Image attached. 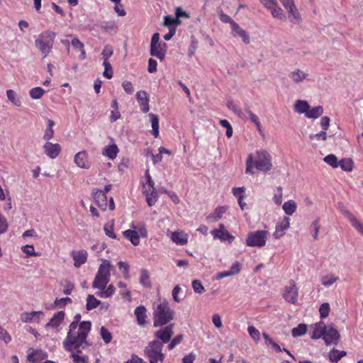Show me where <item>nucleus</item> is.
<instances>
[{"instance_id": "nucleus-1", "label": "nucleus", "mask_w": 363, "mask_h": 363, "mask_svg": "<svg viewBox=\"0 0 363 363\" xmlns=\"http://www.w3.org/2000/svg\"><path fill=\"white\" fill-rule=\"evenodd\" d=\"M88 335L66 336L62 344L64 350L69 353L74 363H89V357L82 350L88 349L91 344L87 340Z\"/></svg>"}, {"instance_id": "nucleus-2", "label": "nucleus", "mask_w": 363, "mask_h": 363, "mask_svg": "<svg viewBox=\"0 0 363 363\" xmlns=\"http://www.w3.org/2000/svg\"><path fill=\"white\" fill-rule=\"evenodd\" d=\"M272 157L271 155L265 150H259L255 152V155L250 154L246 160L245 173L248 174H255V169L267 172L272 169Z\"/></svg>"}, {"instance_id": "nucleus-3", "label": "nucleus", "mask_w": 363, "mask_h": 363, "mask_svg": "<svg viewBox=\"0 0 363 363\" xmlns=\"http://www.w3.org/2000/svg\"><path fill=\"white\" fill-rule=\"evenodd\" d=\"M175 312L170 308L166 299L159 298L153 303V326L162 327L167 325L174 318Z\"/></svg>"}, {"instance_id": "nucleus-4", "label": "nucleus", "mask_w": 363, "mask_h": 363, "mask_svg": "<svg viewBox=\"0 0 363 363\" xmlns=\"http://www.w3.org/2000/svg\"><path fill=\"white\" fill-rule=\"evenodd\" d=\"M164 345L159 340H151L144 348V356L150 363H163L166 354L163 352Z\"/></svg>"}, {"instance_id": "nucleus-5", "label": "nucleus", "mask_w": 363, "mask_h": 363, "mask_svg": "<svg viewBox=\"0 0 363 363\" xmlns=\"http://www.w3.org/2000/svg\"><path fill=\"white\" fill-rule=\"evenodd\" d=\"M55 38V32L47 30L40 33L35 38V45L44 58L51 52Z\"/></svg>"}, {"instance_id": "nucleus-6", "label": "nucleus", "mask_w": 363, "mask_h": 363, "mask_svg": "<svg viewBox=\"0 0 363 363\" xmlns=\"http://www.w3.org/2000/svg\"><path fill=\"white\" fill-rule=\"evenodd\" d=\"M111 267L112 265L108 260H102V263L99 265L92 283L94 289H105L111 279Z\"/></svg>"}, {"instance_id": "nucleus-7", "label": "nucleus", "mask_w": 363, "mask_h": 363, "mask_svg": "<svg viewBox=\"0 0 363 363\" xmlns=\"http://www.w3.org/2000/svg\"><path fill=\"white\" fill-rule=\"evenodd\" d=\"M81 318L82 315L80 313H77L74 316V320L69 325L66 336L89 335L91 329V323L88 320L80 322Z\"/></svg>"}, {"instance_id": "nucleus-8", "label": "nucleus", "mask_w": 363, "mask_h": 363, "mask_svg": "<svg viewBox=\"0 0 363 363\" xmlns=\"http://www.w3.org/2000/svg\"><path fill=\"white\" fill-rule=\"evenodd\" d=\"M167 50V45L160 41V35L159 33H155L152 36L150 43V54L157 57L161 62L165 58Z\"/></svg>"}, {"instance_id": "nucleus-9", "label": "nucleus", "mask_w": 363, "mask_h": 363, "mask_svg": "<svg viewBox=\"0 0 363 363\" xmlns=\"http://www.w3.org/2000/svg\"><path fill=\"white\" fill-rule=\"evenodd\" d=\"M268 235L269 232L264 230L250 232L247 235L246 245L248 247H262L266 245Z\"/></svg>"}, {"instance_id": "nucleus-10", "label": "nucleus", "mask_w": 363, "mask_h": 363, "mask_svg": "<svg viewBox=\"0 0 363 363\" xmlns=\"http://www.w3.org/2000/svg\"><path fill=\"white\" fill-rule=\"evenodd\" d=\"M92 196L94 199L95 203L102 211H106L108 208L111 211H113L115 208L113 199L112 197H111L109 199V203H108L107 196L105 194L104 191H102L101 189H94L92 191Z\"/></svg>"}, {"instance_id": "nucleus-11", "label": "nucleus", "mask_w": 363, "mask_h": 363, "mask_svg": "<svg viewBox=\"0 0 363 363\" xmlns=\"http://www.w3.org/2000/svg\"><path fill=\"white\" fill-rule=\"evenodd\" d=\"M174 324L166 325L165 326H162L159 330L154 332V337L155 339L154 340H159L160 342H162L164 345L166 343H168L174 334Z\"/></svg>"}, {"instance_id": "nucleus-12", "label": "nucleus", "mask_w": 363, "mask_h": 363, "mask_svg": "<svg viewBox=\"0 0 363 363\" xmlns=\"http://www.w3.org/2000/svg\"><path fill=\"white\" fill-rule=\"evenodd\" d=\"M210 233L213 239H218L223 242H228L229 244H231L235 240V237L225 229L223 223L219 224L218 228L211 230Z\"/></svg>"}, {"instance_id": "nucleus-13", "label": "nucleus", "mask_w": 363, "mask_h": 363, "mask_svg": "<svg viewBox=\"0 0 363 363\" xmlns=\"http://www.w3.org/2000/svg\"><path fill=\"white\" fill-rule=\"evenodd\" d=\"M298 290L294 280H290L287 286H285L283 293L284 298L290 303H296L297 301Z\"/></svg>"}, {"instance_id": "nucleus-14", "label": "nucleus", "mask_w": 363, "mask_h": 363, "mask_svg": "<svg viewBox=\"0 0 363 363\" xmlns=\"http://www.w3.org/2000/svg\"><path fill=\"white\" fill-rule=\"evenodd\" d=\"M340 212L349 220L351 225L363 235V224H362L352 213L347 209L342 203L339 204Z\"/></svg>"}, {"instance_id": "nucleus-15", "label": "nucleus", "mask_w": 363, "mask_h": 363, "mask_svg": "<svg viewBox=\"0 0 363 363\" xmlns=\"http://www.w3.org/2000/svg\"><path fill=\"white\" fill-rule=\"evenodd\" d=\"M340 339L338 331L332 326H325L323 340L327 345H337Z\"/></svg>"}, {"instance_id": "nucleus-16", "label": "nucleus", "mask_w": 363, "mask_h": 363, "mask_svg": "<svg viewBox=\"0 0 363 363\" xmlns=\"http://www.w3.org/2000/svg\"><path fill=\"white\" fill-rule=\"evenodd\" d=\"M70 256L74 261V266L79 268L87 262L88 252L86 250H72Z\"/></svg>"}, {"instance_id": "nucleus-17", "label": "nucleus", "mask_w": 363, "mask_h": 363, "mask_svg": "<svg viewBox=\"0 0 363 363\" xmlns=\"http://www.w3.org/2000/svg\"><path fill=\"white\" fill-rule=\"evenodd\" d=\"M76 165L82 169H88L91 167V162L89 159V154L86 150L77 152L74 157Z\"/></svg>"}, {"instance_id": "nucleus-18", "label": "nucleus", "mask_w": 363, "mask_h": 363, "mask_svg": "<svg viewBox=\"0 0 363 363\" xmlns=\"http://www.w3.org/2000/svg\"><path fill=\"white\" fill-rule=\"evenodd\" d=\"M136 98L141 111L143 113H147L150 110V99L148 94L145 91L140 90L137 92Z\"/></svg>"}, {"instance_id": "nucleus-19", "label": "nucleus", "mask_w": 363, "mask_h": 363, "mask_svg": "<svg viewBox=\"0 0 363 363\" xmlns=\"http://www.w3.org/2000/svg\"><path fill=\"white\" fill-rule=\"evenodd\" d=\"M44 316L43 311L23 312L20 315V319L23 323L40 322V319Z\"/></svg>"}, {"instance_id": "nucleus-20", "label": "nucleus", "mask_w": 363, "mask_h": 363, "mask_svg": "<svg viewBox=\"0 0 363 363\" xmlns=\"http://www.w3.org/2000/svg\"><path fill=\"white\" fill-rule=\"evenodd\" d=\"M290 226V219L284 217V219L276 225L275 231L273 233V237L275 239H279L285 234L284 230Z\"/></svg>"}, {"instance_id": "nucleus-21", "label": "nucleus", "mask_w": 363, "mask_h": 363, "mask_svg": "<svg viewBox=\"0 0 363 363\" xmlns=\"http://www.w3.org/2000/svg\"><path fill=\"white\" fill-rule=\"evenodd\" d=\"M44 152L51 159L56 158L61 152V146L58 143L47 142L43 146Z\"/></svg>"}, {"instance_id": "nucleus-22", "label": "nucleus", "mask_w": 363, "mask_h": 363, "mask_svg": "<svg viewBox=\"0 0 363 363\" xmlns=\"http://www.w3.org/2000/svg\"><path fill=\"white\" fill-rule=\"evenodd\" d=\"M134 315L136 317V321L138 325L144 327L147 324V309L144 306L140 305L137 306L134 310Z\"/></svg>"}, {"instance_id": "nucleus-23", "label": "nucleus", "mask_w": 363, "mask_h": 363, "mask_svg": "<svg viewBox=\"0 0 363 363\" xmlns=\"http://www.w3.org/2000/svg\"><path fill=\"white\" fill-rule=\"evenodd\" d=\"M170 238L176 245H185L188 243L189 235L182 230L174 231L171 233Z\"/></svg>"}, {"instance_id": "nucleus-24", "label": "nucleus", "mask_w": 363, "mask_h": 363, "mask_svg": "<svg viewBox=\"0 0 363 363\" xmlns=\"http://www.w3.org/2000/svg\"><path fill=\"white\" fill-rule=\"evenodd\" d=\"M65 313L62 311H58L55 313L53 317L50 320V321L45 325V328H57L60 326L64 318H65Z\"/></svg>"}, {"instance_id": "nucleus-25", "label": "nucleus", "mask_w": 363, "mask_h": 363, "mask_svg": "<svg viewBox=\"0 0 363 363\" xmlns=\"http://www.w3.org/2000/svg\"><path fill=\"white\" fill-rule=\"evenodd\" d=\"M144 194L148 206H154L158 199V194L156 189H147V186H144Z\"/></svg>"}, {"instance_id": "nucleus-26", "label": "nucleus", "mask_w": 363, "mask_h": 363, "mask_svg": "<svg viewBox=\"0 0 363 363\" xmlns=\"http://www.w3.org/2000/svg\"><path fill=\"white\" fill-rule=\"evenodd\" d=\"M123 236L134 245L137 246L140 244V235L138 232L133 230H126L123 233Z\"/></svg>"}, {"instance_id": "nucleus-27", "label": "nucleus", "mask_w": 363, "mask_h": 363, "mask_svg": "<svg viewBox=\"0 0 363 363\" xmlns=\"http://www.w3.org/2000/svg\"><path fill=\"white\" fill-rule=\"evenodd\" d=\"M231 28L235 36H240L245 44L250 43V37L248 34L245 30L242 29L237 23H233Z\"/></svg>"}, {"instance_id": "nucleus-28", "label": "nucleus", "mask_w": 363, "mask_h": 363, "mask_svg": "<svg viewBox=\"0 0 363 363\" xmlns=\"http://www.w3.org/2000/svg\"><path fill=\"white\" fill-rule=\"evenodd\" d=\"M119 152L118 147L116 144L106 145L102 151L103 155L108 157L110 160H114Z\"/></svg>"}, {"instance_id": "nucleus-29", "label": "nucleus", "mask_w": 363, "mask_h": 363, "mask_svg": "<svg viewBox=\"0 0 363 363\" xmlns=\"http://www.w3.org/2000/svg\"><path fill=\"white\" fill-rule=\"evenodd\" d=\"M308 77V74L304 72L301 69H296L293 72H291L289 74L290 79L294 82V83H300L302 82L304 79H306Z\"/></svg>"}, {"instance_id": "nucleus-30", "label": "nucleus", "mask_w": 363, "mask_h": 363, "mask_svg": "<svg viewBox=\"0 0 363 363\" xmlns=\"http://www.w3.org/2000/svg\"><path fill=\"white\" fill-rule=\"evenodd\" d=\"M140 284L147 289L152 287V284L149 275V272L145 269H142L140 272Z\"/></svg>"}, {"instance_id": "nucleus-31", "label": "nucleus", "mask_w": 363, "mask_h": 363, "mask_svg": "<svg viewBox=\"0 0 363 363\" xmlns=\"http://www.w3.org/2000/svg\"><path fill=\"white\" fill-rule=\"evenodd\" d=\"M325 325L323 322H320L315 325L313 333L311 335L312 339H319L324 337Z\"/></svg>"}, {"instance_id": "nucleus-32", "label": "nucleus", "mask_w": 363, "mask_h": 363, "mask_svg": "<svg viewBox=\"0 0 363 363\" xmlns=\"http://www.w3.org/2000/svg\"><path fill=\"white\" fill-rule=\"evenodd\" d=\"M309 106H310L306 101L297 100L294 105V111L301 114L304 113L306 116L308 111Z\"/></svg>"}, {"instance_id": "nucleus-33", "label": "nucleus", "mask_w": 363, "mask_h": 363, "mask_svg": "<svg viewBox=\"0 0 363 363\" xmlns=\"http://www.w3.org/2000/svg\"><path fill=\"white\" fill-rule=\"evenodd\" d=\"M6 96L8 98V100L10 101L13 105L18 107H20L21 106L22 102L21 97L13 89H8L6 91Z\"/></svg>"}, {"instance_id": "nucleus-34", "label": "nucleus", "mask_w": 363, "mask_h": 363, "mask_svg": "<svg viewBox=\"0 0 363 363\" xmlns=\"http://www.w3.org/2000/svg\"><path fill=\"white\" fill-rule=\"evenodd\" d=\"M289 17H292L291 21L293 23H300L301 21V16L296 9L295 4L287 9Z\"/></svg>"}, {"instance_id": "nucleus-35", "label": "nucleus", "mask_w": 363, "mask_h": 363, "mask_svg": "<svg viewBox=\"0 0 363 363\" xmlns=\"http://www.w3.org/2000/svg\"><path fill=\"white\" fill-rule=\"evenodd\" d=\"M227 207L225 206H218L217 207L213 213H211L209 216H207V219H213L214 220H218L220 219L223 214L226 212Z\"/></svg>"}, {"instance_id": "nucleus-36", "label": "nucleus", "mask_w": 363, "mask_h": 363, "mask_svg": "<svg viewBox=\"0 0 363 363\" xmlns=\"http://www.w3.org/2000/svg\"><path fill=\"white\" fill-rule=\"evenodd\" d=\"M323 113V108L321 106H315L312 108L309 107L306 117L308 118H317Z\"/></svg>"}, {"instance_id": "nucleus-37", "label": "nucleus", "mask_w": 363, "mask_h": 363, "mask_svg": "<svg viewBox=\"0 0 363 363\" xmlns=\"http://www.w3.org/2000/svg\"><path fill=\"white\" fill-rule=\"evenodd\" d=\"M149 117L152 124V135L157 138L159 136V118L154 113H150Z\"/></svg>"}, {"instance_id": "nucleus-38", "label": "nucleus", "mask_w": 363, "mask_h": 363, "mask_svg": "<svg viewBox=\"0 0 363 363\" xmlns=\"http://www.w3.org/2000/svg\"><path fill=\"white\" fill-rule=\"evenodd\" d=\"M282 208L286 214L291 216L296 210V203L293 200H289L284 203Z\"/></svg>"}, {"instance_id": "nucleus-39", "label": "nucleus", "mask_w": 363, "mask_h": 363, "mask_svg": "<svg viewBox=\"0 0 363 363\" xmlns=\"http://www.w3.org/2000/svg\"><path fill=\"white\" fill-rule=\"evenodd\" d=\"M245 112L249 115L250 121L256 125L257 130L262 133L261 123L256 114H255L249 108H246Z\"/></svg>"}, {"instance_id": "nucleus-40", "label": "nucleus", "mask_w": 363, "mask_h": 363, "mask_svg": "<svg viewBox=\"0 0 363 363\" xmlns=\"http://www.w3.org/2000/svg\"><path fill=\"white\" fill-rule=\"evenodd\" d=\"M338 164L343 171L351 172L353 169V161L350 158L342 159Z\"/></svg>"}, {"instance_id": "nucleus-41", "label": "nucleus", "mask_w": 363, "mask_h": 363, "mask_svg": "<svg viewBox=\"0 0 363 363\" xmlns=\"http://www.w3.org/2000/svg\"><path fill=\"white\" fill-rule=\"evenodd\" d=\"M339 278L333 274H326L321 278V284L325 286H330L337 281Z\"/></svg>"}, {"instance_id": "nucleus-42", "label": "nucleus", "mask_w": 363, "mask_h": 363, "mask_svg": "<svg viewBox=\"0 0 363 363\" xmlns=\"http://www.w3.org/2000/svg\"><path fill=\"white\" fill-rule=\"evenodd\" d=\"M100 304V301L94 297V295L89 294L86 298V308L88 311L96 308Z\"/></svg>"}, {"instance_id": "nucleus-43", "label": "nucleus", "mask_w": 363, "mask_h": 363, "mask_svg": "<svg viewBox=\"0 0 363 363\" xmlns=\"http://www.w3.org/2000/svg\"><path fill=\"white\" fill-rule=\"evenodd\" d=\"M346 355V352L333 350L329 353V359L332 362H337L342 357Z\"/></svg>"}, {"instance_id": "nucleus-44", "label": "nucleus", "mask_w": 363, "mask_h": 363, "mask_svg": "<svg viewBox=\"0 0 363 363\" xmlns=\"http://www.w3.org/2000/svg\"><path fill=\"white\" fill-rule=\"evenodd\" d=\"M115 287L113 284H109L105 289L101 290L97 295L101 298H109L115 293Z\"/></svg>"}, {"instance_id": "nucleus-45", "label": "nucleus", "mask_w": 363, "mask_h": 363, "mask_svg": "<svg viewBox=\"0 0 363 363\" xmlns=\"http://www.w3.org/2000/svg\"><path fill=\"white\" fill-rule=\"evenodd\" d=\"M272 16L281 21H286V16L281 8L278 6V4L271 10Z\"/></svg>"}, {"instance_id": "nucleus-46", "label": "nucleus", "mask_w": 363, "mask_h": 363, "mask_svg": "<svg viewBox=\"0 0 363 363\" xmlns=\"http://www.w3.org/2000/svg\"><path fill=\"white\" fill-rule=\"evenodd\" d=\"M54 121L49 119L48 121V127L45 131V133H44V135H43V139L45 140H50V139H52L53 138V135H54V130H53V125H54Z\"/></svg>"}, {"instance_id": "nucleus-47", "label": "nucleus", "mask_w": 363, "mask_h": 363, "mask_svg": "<svg viewBox=\"0 0 363 363\" xmlns=\"http://www.w3.org/2000/svg\"><path fill=\"white\" fill-rule=\"evenodd\" d=\"M184 339V336L182 334H179L176 335L173 339L169 342V344L167 346L168 350H172L175 347L179 345Z\"/></svg>"}, {"instance_id": "nucleus-48", "label": "nucleus", "mask_w": 363, "mask_h": 363, "mask_svg": "<svg viewBox=\"0 0 363 363\" xmlns=\"http://www.w3.org/2000/svg\"><path fill=\"white\" fill-rule=\"evenodd\" d=\"M306 325L301 323L296 328L292 329L291 333L294 337H299L306 334Z\"/></svg>"}, {"instance_id": "nucleus-49", "label": "nucleus", "mask_w": 363, "mask_h": 363, "mask_svg": "<svg viewBox=\"0 0 363 363\" xmlns=\"http://www.w3.org/2000/svg\"><path fill=\"white\" fill-rule=\"evenodd\" d=\"M45 94V90L41 87H35L30 90L29 94L33 99H39Z\"/></svg>"}, {"instance_id": "nucleus-50", "label": "nucleus", "mask_w": 363, "mask_h": 363, "mask_svg": "<svg viewBox=\"0 0 363 363\" xmlns=\"http://www.w3.org/2000/svg\"><path fill=\"white\" fill-rule=\"evenodd\" d=\"M324 162L330 165L333 168H337L339 167L338 161L337 157L333 154H330L324 157Z\"/></svg>"}, {"instance_id": "nucleus-51", "label": "nucleus", "mask_w": 363, "mask_h": 363, "mask_svg": "<svg viewBox=\"0 0 363 363\" xmlns=\"http://www.w3.org/2000/svg\"><path fill=\"white\" fill-rule=\"evenodd\" d=\"M100 335L106 344L111 342L112 340V334L104 326L100 329Z\"/></svg>"}, {"instance_id": "nucleus-52", "label": "nucleus", "mask_w": 363, "mask_h": 363, "mask_svg": "<svg viewBox=\"0 0 363 363\" xmlns=\"http://www.w3.org/2000/svg\"><path fill=\"white\" fill-rule=\"evenodd\" d=\"M113 54V47L110 45H106L101 52V55L104 60V62H108V58H110Z\"/></svg>"}, {"instance_id": "nucleus-53", "label": "nucleus", "mask_w": 363, "mask_h": 363, "mask_svg": "<svg viewBox=\"0 0 363 363\" xmlns=\"http://www.w3.org/2000/svg\"><path fill=\"white\" fill-rule=\"evenodd\" d=\"M103 66L104 67V77L108 79H111L113 75V71L111 63L109 62H103Z\"/></svg>"}, {"instance_id": "nucleus-54", "label": "nucleus", "mask_w": 363, "mask_h": 363, "mask_svg": "<svg viewBox=\"0 0 363 363\" xmlns=\"http://www.w3.org/2000/svg\"><path fill=\"white\" fill-rule=\"evenodd\" d=\"M118 266L120 270H122V273L125 279L128 280L130 279L129 275V265L123 261L118 262Z\"/></svg>"}, {"instance_id": "nucleus-55", "label": "nucleus", "mask_w": 363, "mask_h": 363, "mask_svg": "<svg viewBox=\"0 0 363 363\" xmlns=\"http://www.w3.org/2000/svg\"><path fill=\"white\" fill-rule=\"evenodd\" d=\"M311 228L313 230V233L312 235L313 239L315 240H318V233L320 228L319 218H317L315 220L313 221V223L311 225Z\"/></svg>"}, {"instance_id": "nucleus-56", "label": "nucleus", "mask_w": 363, "mask_h": 363, "mask_svg": "<svg viewBox=\"0 0 363 363\" xmlns=\"http://www.w3.org/2000/svg\"><path fill=\"white\" fill-rule=\"evenodd\" d=\"M192 288L195 293L201 294L205 292V288L203 286L202 283L199 280H194L192 281Z\"/></svg>"}, {"instance_id": "nucleus-57", "label": "nucleus", "mask_w": 363, "mask_h": 363, "mask_svg": "<svg viewBox=\"0 0 363 363\" xmlns=\"http://www.w3.org/2000/svg\"><path fill=\"white\" fill-rule=\"evenodd\" d=\"M247 331L249 333L250 336L255 341L258 342L260 339V333L259 331L254 326H249L247 328Z\"/></svg>"}, {"instance_id": "nucleus-58", "label": "nucleus", "mask_w": 363, "mask_h": 363, "mask_svg": "<svg viewBox=\"0 0 363 363\" xmlns=\"http://www.w3.org/2000/svg\"><path fill=\"white\" fill-rule=\"evenodd\" d=\"M228 108L232 110L239 117L242 118L243 113L241 109L232 101H228Z\"/></svg>"}, {"instance_id": "nucleus-59", "label": "nucleus", "mask_w": 363, "mask_h": 363, "mask_svg": "<svg viewBox=\"0 0 363 363\" xmlns=\"http://www.w3.org/2000/svg\"><path fill=\"white\" fill-rule=\"evenodd\" d=\"M104 230L106 235H107L108 237H109L112 239L117 238L116 235L115 234V233L113 231V223L112 224H106L104 226Z\"/></svg>"}, {"instance_id": "nucleus-60", "label": "nucleus", "mask_w": 363, "mask_h": 363, "mask_svg": "<svg viewBox=\"0 0 363 363\" xmlns=\"http://www.w3.org/2000/svg\"><path fill=\"white\" fill-rule=\"evenodd\" d=\"M22 251L26 254V255L28 257H30V256H39V254L38 253H36L35 252V249H34V247L33 245H26L25 246H23L22 248H21Z\"/></svg>"}, {"instance_id": "nucleus-61", "label": "nucleus", "mask_w": 363, "mask_h": 363, "mask_svg": "<svg viewBox=\"0 0 363 363\" xmlns=\"http://www.w3.org/2000/svg\"><path fill=\"white\" fill-rule=\"evenodd\" d=\"M330 308L328 303H323L319 308L320 318H324L328 316Z\"/></svg>"}, {"instance_id": "nucleus-62", "label": "nucleus", "mask_w": 363, "mask_h": 363, "mask_svg": "<svg viewBox=\"0 0 363 363\" xmlns=\"http://www.w3.org/2000/svg\"><path fill=\"white\" fill-rule=\"evenodd\" d=\"M118 286L121 289L120 294L123 297L130 298V291L126 289V284L122 281L118 283Z\"/></svg>"}, {"instance_id": "nucleus-63", "label": "nucleus", "mask_w": 363, "mask_h": 363, "mask_svg": "<svg viewBox=\"0 0 363 363\" xmlns=\"http://www.w3.org/2000/svg\"><path fill=\"white\" fill-rule=\"evenodd\" d=\"M309 138L311 140H326L328 138V135L325 130L320 131L318 133L311 134L309 135Z\"/></svg>"}, {"instance_id": "nucleus-64", "label": "nucleus", "mask_w": 363, "mask_h": 363, "mask_svg": "<svg viewBox=\"0 0 363 363\" xmlns=\"http://www.w3.org/2000/svg\"><path fill=\"white\" fill-rule=\"evenodd\" d=\"M245 188L242 187H234L232 189V193L237 199H242L245 197Z\"/></svg>"}]
</instances>
